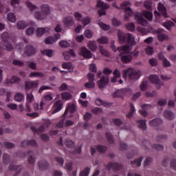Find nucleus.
Returning a JSON list of instances; mask_svg holds the SVG:
<instances>
[{
  "label": "nucleus",
  "mask_w": 176,
  "mask_h": 176,
  "mask_svg": "<svg viewBox=\"0 0 176 176\" xmlns=\"http://www.w3.org/2000/svg\"><path fill=\"white\" fill-rule=\"evenodd\" d=\"M106 138L109 144H113V136L109 133H106Z\"/></svg>",
  "instance_id": "4d7b16f0"
},
{
  "label": "nucleus",
  "mask_w": 176,
  "mask_h": 176,
  "mask_svg": "<svg viewBox=\"0 0 176 176\" xmlns=\"http://www.w3.org/2000/svg\"><path fill=\"white\" fill-rule=\"evenodd\" d=\"M3 160L4 164H9L10 163V155L6 153H4L3 155Z\"/></svg>",
  "instance_id": "de8ad7c7"
},
{
  "label": "nucleus",
  "mask_w": 176,
  "mask_h": 176,
  "mask_svg": "<svg viewBox=\"0 0 176 176\" xmlns=\"http://www.w3.org/2000/svg\"><path fill=\"white\" fill-rule=\"evenodd\" d=\"M88 47L90 50L94 52L95 50H97V44H96V42L94 41H91L88 43Z\"/></svg>",
  "instance_id": "a18cd8bd"
},
{
  "label": "nucleus",
  "mask_w": 176,
  "mask_h": 176,
  "mask_svg": "<svg viewBox=\"0 0 176 176\" xmlns=\"http://www.w3.org/2000/svg\"><path fill=\"white\" fill-rule=\"evenodd\" d=\"M54 42H56V40L53 36H49L47 38H45L46 45H52L54 43Z\"/></svg>",
  "instance_id": "864d4df0"
},
{
  "label": "nucleus",
  "mask_w": 176,
  "mask_h": 176,
  "mask_svg": "<svg viewBox=\"0 0 176 176\" xmlns=\"http://www.w3.org/2000/svg\"><path fill=\"white\" fill-rule=\"evenodd\" d=\"M90 174V168L86 167L84 170L80 172L79 176H89Z\"/></svg>",
  "instance_id": "c03bdc74"
},
{
  "label": "nucleus",
  "mask_w": 176,
  "mask_h": 176,
  "mask_svg": "<svg viewBox=\"0 0 176 176\" xmlns=\"http://www.w3.org/2000/svg\"><path fill=\"white\" fill-rule=\"evenodd\" d=\"M109 81V80L108 79V78L103 76L100 78V80L98 81V86L99 89H104L106 85L108 84Z\"/></svg>",
  "instance_id": "412c9836"
},
{
  "label": "nucleus",
  "mask_w": 176,
  "mask_h": 176,
  "mask_svg": "<svg viewBox=\"0 0 176 176\" xmlns=\"http://www.w3.org/2000/svg\"><path fill=\"white\" fill-rule=\"evenodd\" d=\"M12 64L14 65H17L18 67H23L24 65V62H21V60H14L12 61Z\"/></svg>",
  "instance_id": "e2e57ef3"
},
{
  "label": "nucleus",
  "mask_w": 176,
  "mask_h": 176,
  "mask_svg": "<svg viewBox=\"0 0 176 176\" xmlns=\"http://www.w3.org/2000/svg\"><path fill=\"white\" fill-rule=\"evenodd\" d=\"M41 12H36L34 17L36 20H45L47 14H50V6L47 4H43L40 7Z\"/></svg>",
  "instance_id": "20e7f679"
},
{
  "label": "nucleus",
  "mask_w": 176,
  "mask_h": 176,
  "mask_svg": "<svg viewBox=\"0 0 176 176\" xmlns=\"http://www.w3.org/2000/svg\"><path fill=\"white\" fill-rule=\"evenodd\" d=\"M99 26L102 30H103V31H108L111 28L109 25H107V24L102 22L99 23Z\"/></svg>",
  "instance_id": "5fc2aeb1"
},
{
  "label": "nucleus",
  "mask_w": 176,
  "mask_h": 176,
  "mask_svg": "<svg viewBox=\"0 0 176 176\" xmlns=\"http://www.w3.org/2000/svg\"><path fill=\"white\" fill-rule=\"evenodd\" d=\"M143 14L145 19L148 20V21H152V19H153V14H152V12L149 11H145Z\"/></svg>",
  "instance_id": "ea45409f"
},
{
  "label": "nucleus",
  "mask_w": 176,
  "mask_h": 176,
  "mask_svg": "<svg viewBox=\"0 0 176 176\" xmlns=\"http://www.w3.org/2000/svg\"><path fill=\"white\" fill-rule=\"evenodd\" d=\"M118 38L120 43H128L122 47H118L116 48L114 43H111V49L113 52H119L120 56L122 54H129L133 49V46L135 45V40L134 36L131 33L124 34L123 31L119 30L118 31Z\"/></svg>",
  "instance_id": "f257e3e1"
},
{
  "label": "nucleus",
  "mask_w": 176,
  "mask_h": 176,
  "mask_svg": "<svg viewBox=\"0 0 176 176\" xmlns=\"http://www.w3.org/2000/svg\"><path fill=\"white\" fill-rule=\"evenodd\" d=\"M149 64L151 67H156V65H157V59L155 58L150 59Z\"/></svg>",
  "instance_id": "69168bd1"
},
{
  "label": "nucleus",
  "mask_w": 176,
  "mask_h": 176,
  "mask_svg": "<svg viewBox=\"0 0 176 176\" xmlns=\"http://www.w3.org/2000/svg\"><path fill=\"white\" fill-rule=\"evenodd\" d=\"M63 109V103L61 100H57L54 104V110L52 113H57V112H60Z\"/></svg>",
  "instance_id": "4be33fe9"
},
{
  "label": "nucleus",
  "mask_w": 176,
  "mask_h": 176,
  "mask_svg": "<svg viewBox=\"0 0 176 176\" xmlns=\"http://www.w3.org/2000/svg\"><path fill=\"white\" fill-rule=\"evenodd\" d=\"M21 79L17 76H13L11 78H7L5 80V84L8 85V86H10V85H13V83H17V82H20Z\"/></svg>",
  "instance_id": "aec40b11"
},
{
  "label": "nucleus",
  "mask_w": 176,
  "mask_h": 176,
  "mask_svg": "<svg viewBox=\"0 0 176 176\" xmlns=\"http://www.w3.org/2000/svg\"><path fill=\"white\" fill-rule=\"evenodd\" d=\"M126 27L129 31H134L135 30V25L133 23L126 24Z\"/></svg>",
  "instance_id": "bf43d9fd"
},
{
  "label": "nucleus",
  "mask_w": 176,
  "mask_h": 176,
  "mask_svg": "<svg viewBox=\"0 0 176 176\" xmlns=\"http://www.w3.org/2000/svg\"><path fill=\"white\" fill-rule=\"evenodd\" d=\"M17 156L19 157H25V156H28L29 164H34V163H35V160H36L34 151H28L27 153L19 151L17 153Z\"/></svg>",
  "instance_id": "423d86ee"
},
{
  "label": "nucleus",
  "mask_w": 176,
  "mask_h": 176,
  "mask_svg": "<svg viewBox=\"0 0 176 176\" xmlns=\"http://www.w3.org/2000/svg\"><path fill=\"white\" fill-rule=\"evenodd\" d=\"M131 111L126 114V118H130L133 117L134 115V112H135V107H134V104L133 103H130Z\"/></svg>",
  "instance_id": "79ce46f5"
},
{
  "label": "nucleus",
  "mask_w": 176,
  "mask_h": 176,
  "mask_svg": "<svg viewBox=\"0 0 176 176\" xmlns=\"http://www.w3.org/2000/svg\"><path fill=\"white\" fill-rule=\"evenodd\" d=\"M123 78L130 79V80H137L140 79V72L136 71L135 69L128 67L122 71Z\"/></svg>",
  "instance_id": "7ed1b4c3"
},
{
  "label": "nucleus",
  "mask_w": 176,
  "mask_h": 176,
  "mask_svg": "<svg viewBox=\"0 0 176 176\" xmlns=\"http://www.w3.org/2000/svg\"><path fill=\"white\" fill-rule=\"evenodd\" d=\"M163 31H164V29L162 28H159L157 30V38L160 42H163V41H167V39H168V36L167 34H164Z\"/></svg>",
  "instance_id": "dca6fc26"
},
{
  "label": "nucleus",
  "mask_w": 176,
  "mask_h": 176,
  "mask_svg": "<svg viewBox=\"0 0 176 176\" xmlns=\"http://www.w3.org/2000/svg\"><path fill=\"white\" fill-rule=\"evenodd\" d=\"M106 169L108 170V171H110L111 170H113L114 173H116V171H120L122 168H123V165L119 162H109L106 166Z\"/></svg>",
  "instance_id": "0eeeda50"
},
{
  "label": "nucleus",
  "mask_w": 176,
  "mask_h": 176,
  "mask_svg": "<svg viewBox=\"0 0 176 176\" xmlns=\"http://www.w3.org/2000/svg\"><path fill=\"white\" fill-rule=\"evenodd\" d=\"M109 42V40L108 39V37L107 36H101L98 39V43H100V45H107Z\"/></svg>",
  "instance_id": "c9c22d12"
},
{
  "label": "nucleus",
  "mask_w": 176,
  "mask_h": 176,
  "mask_svg": "<svg viewBox=\"0 0 176 176\" xmlns=\"http://www.w3.org/2000/svg\"><path fill=\"white\" fill-rule=\"evenodd\" d=\"M131 5V3L130 1H124L122 3H121L120 7H118L116 6V3H113V6L114 8H116V9H122V10H124L125 15H124V20L126 21H129V17H131L134 12H133V10H131V8L127 7L130 6Z\"/></svg>",
  "instance_id": "f03ea898"
},
{
  "label": "nucleus",
  "mask_w": 176,
  "mask_h": 176,
  "mask_svg": "<svg viewBox=\"0 0 176 176\" xmlns=\"http://www.w3.org/2000/svg\"><path fill=\"white\" fill-rule=\"evenodd\" d=\"M96 149L100 153H105V151H107V148L105 146L98 145L96 146Z\"/></svg>",
  "instance_id": "49530a36"
},
{
  "label": "nucleus",
  "mask_w": 176,
  "mask_h": 176,
  "mask_svg": "<svg viewBox=\"0 0 176 176\" xmlns=\"http://www.w3.org/2000/svg\"><path fill=\"white\" fill-rule=\"evenodd\" d=\"M10 3L13 8H17L20 5V0H11Z\"/></svg>",
  "instance_id": "774afa93"
},
{
  "label": "nucleus",
  "mask_w": 176,
  "mask_h": 176,
  "mask_svg": "<svg viewBox=\"0 0 176 176\" xmlns=\"http://www.w3.org/2000/svg\"><path fill=\"white\" fill-rule=\"evenodd\" d=\"M59 45L60 46V47H69L71 46V43H69L68 41H60L59 42Z\"/></svg>",
  "instance_id": "603ef678"
},
{
  "label": "nucleus",
  "mask_w": 176,
  "mask_h": 176,
  "mask_svg": "<svg viewBox=\"0 0 176 176\" xmlns=\"http://www.w3.org/2000/svg\"><path fill=\"white\" fill-rule=\"evenodd\" d=\"M76 109V107L75 104H70L69 106H68L66 108L63 116H67V115H68V112H70V113H74Z\"/></svg>",
  "instance_id": "393cba45"
},
{
  "label": "nucleus",
  "mask_w": 176,
  "mask_h": 176,
  "mask_svg": "<svg viewBox=\"0 0 176 176\" xmlns=\"http://www.w3.org/2000/svg\"><path fill=\"white\" fill-rule=\"evenodd\" d=\"M26 6L28 9H30V12H34V10H36V9H38L37 6L32 5V3L30 2L26 3Z\"/></svg>",
  "instance_id": "6e6d98bb"
},
{
  "label": "nucleus",
  "mask_w": 176,
  "mask_h": 176,
  "mask_svg": "<svg viewBox=\"0 0 176 176\" xmlns=\"http://www.w3.org/2000/svg\"><path fill=\"white\" fill-rule=\"evenodd\" d=\"M157 9L159 12H161V13H162L164 17H168V16L167 15V9H166V7L164 6V5H163V3H159Z\"/></svg>",
  "instance_id": "b1692460"
},
{
  "label": "nucleus",
  "mask_w": 176,
  "mask_h": 176,
  "mask_svg": "<svg viewBox=\"0 0 176 176\" xmlns=\"http://www.w3.org/2000/svg\"><path fill=\"white\" fill-rule=\"evenodd\" d=\"M45 102H43V101H41L40 102V105L39 104L35 102L33 104V107L34 111H38V109H40V111H42V109H43V105H44Z\"/></svg>",
  "instance_id": "4c0bfd02"
},
{
  "label": "nucleus",
  "mask_w": 176,
  "mask_h": 176,
  "mask_svg": "<svg viewBox=\"0 0 176 176\" xmlns=\"http://www.w3.org/2000/svg\"><path fill=\"white\" fill-rule=\"evenodd\" d=\"M52 100H53V97H52V95L50 94L45 95L43 98V101L46 102L47 101H52Z\"/></svg>",
  "instance_id": "338daca9"
},
{
  "label": "nucleus",
  "mask_w": 176,
  "mask_h": 176,
  "mask_svg": "<svg viewBox=\"0 0 176 176\" xmlns=\"http://www.w3.org/2000/svg\"><path fill=\"white\" fill-rule=\"evenodd\" d=\"M26 27H28V23L24 21H20L17 23L18 30H24Z\"/></svg>",
  "instance_id": "f704fd0d"
},
{
  "label": "nucleus",
  "mask_w": 176,
  "mask_h": 176,
  "mask_svg": "<svg viewBox=\"0 0 176 176\" xmlns=\"http://www.w3.org/2000/svg\"><path fill=\"white\" fill-rule=\"evenodd\" d=\"M65 145L67 148H74L75 146H76L75 142H74V141H72V140H71L69 139H67L65 141Z\"/></svg>",
  "instance_id": "58836bf2"
},
{
  "label": "nucleus",
  "mask_w": 176,
  "mask_h": 176,
  "mask_svg": "<svg viewBox=\"0 0 176 176\" xmlns=\"http://www.w3.org/2000/svg\"><path fill=\"white\" fill-rule=\"evenodd\" d=\"M74 17L77 21H82L83 19V15L78 12L74 13Z\"/></svg>",
  "instance_id": "13d9d810"
},
{
  "label": "nucleus",
  "mask_w": 176,
  "mask_h": 176,
  "mask_svg": "<svg viewBox=\"0 0 176 176\" xmlns=\"http://www.w3.org/2000/svg\"><path fill=\"white\" fill-rule=\"evenodd\" d=\"M144 160V157H140L138 159H135L134 161L131 162L132 166H136V167H141V163Z\"/></svg>",
  "instance_id": "2f4dec72"
},
{
  "label": "nucleus",
  "mask_w": 176,
  "mask_h": 176,
  "mask_svg": "<svg viewBox=\"0 0 176 176\" xmlns=\"http://www.w3.org/2000/svg\"><path fill=\"white\" fill-rule=\"evenodd\" d=\"M163 27L166 28V30H168V31H171V27H174L175 25V23H174L171 21H168L162 24Z\"/></svg>",
  "instance_id": "72a5a7b5"
},
{
  "label": "nucleus",
  "mask_w": 176,
  "mask_h": 176,
  "mask_svg": "<svg viewBox=\"0 0 176 176\" xmlns=\"http://www.w3.org/2000/svg\"><path fill=\"white\" fill-rule=\"evenodd\" d=\"M72 98V95L69 94V92L62 93V99L69 100Z\"/></svg>",
  "instance_id": "09e8293b"
},
{
  "label": "nucleus",
  "mask_w": 176,
  "mask_h": 176,
  "mask_svg": "<svg viewBox=\"0 0 176 176\" xmlns=\"http://www.w3.org/2000/svg\"><path fill=\"white\" fill-rule=\"evenodd\" d=\"M162 64L164 68H168V67H171V63H170L169 60H167V58L163 59Z\"/></svg>",
  "instance_id": "052dcab7"
},
{
  "label": "nucleus",
  "mask_w": 176,
  "mask_h": 176,
  "mask_svg": "<svg viewBox=\"0 0 176 176\" xmlns=\"http://www.w3.org/2000/svg\"><path fill=\"white\" fill-rule=\"evenodd\" d=\"M63 23L66 28H69L75 24V21L74 20V18H72V16H66L63 19Z\"/></svg>",
  "instance_id": "f3484780"
},
{
  "label": "nucleus",
  "mask_w": 176,
  "mask_h": 176,
  "mask_svg": "<svg viewBox=\"0 0 176 176\" xmlns=\"http://www.w3.org/2000/svg\"><path fill=\"white\" fill-rule=\"evenodd\" d=\"M79 55L84 57V58H91L93 57V54L86 47L80 49Z\"/></svg>",
  "instance_id": "9b49d317"
},
{
  "label": "nucleus",
  "mask_w": 176,
  "mask_h": 176,
  "mask_svg": "<svg viewBox=\"0 0 176 176\" xmlns=\"http://www.w3.org/2000/svg\"><path fill=\"white\" fill-rule=\"evenodd\" d=\"M39 85L38 80L26 81L25 89L26 91L31 90V89H36Z\"/></svg>",
  "instance_id": "f8f14e48"
},
{
  "label": "nucleus",
  "mask_w": 176,
  "mask_h": 176,
  "mask_svg": "<svg viewBox=\"0 0 176 176\" xmlns=\"http://www.w3.org/2000/svg\"><path fill=\"white\" fill-rule=\"evenodd\" d=\"M96 6L98 8H101V10L98 11L99 16H104L107 14V12H105V9H109V6L100 0L98 1Z\"/></svg>",
  "instance_id": "6e6552de"
},
{
  "label": "nucleus",
  "mask_w": 176,
  "mask_h": 176,
  "mask_svg": "<svg viewBox=\"0 0 176 176\" xmlns=\"http://www.w3.org/2000/svg\"><path fill=\"white\" fill-rule=\"evenodd\" d=\"M25 96L24 94L20 92H17L14 95V100L17 102H21V101L24 100Z\"/></svg>",
  "instance_id": "7c9ffc66"
},
{
  "label": "nucleus",
  "mask_w": 176,
  "mask_h": 176,
  "mask_svg": "<svg viewBox=\"0 0 176 176\" xmlns=\"http://www.w3.org/2000/svg\"><path fill=\"white\" fill-rule=\"evenodd\" d=\"M9 170L10 171H16V173L14 175V176H17L19 174H20V171H21V166L10 164L9 166Z\"/></svg>",
  "instance_id": "5701e85b"
},
{
  "label": "nucleus",
  "mask_w": 176,
  "mask_h": 176,
  "mask_svg": "<svg viewBox=\"0 0 176 176\" xmlns=\"http://www.w3.org/2000/svg\"><path fill=\"white\" fill-rule=\"evenodd\" d=\"M143 145L145 146L146 149H149V148H153V149H155V151H163L164 147L160 144H151V142L148 140H145L143 142Z\"/></svg>",
  "instance_id": "9d476101"
},
{
  "label": "nucleus",
  "mask_w": 176,
  "mask_h": 176,
  "mask_svg": "<svg viewBox=\"0 0 176 176\" xmlns=\"http://www.w3.org/2000/svg\"><path fill=\"white\" fill-rule=\"evenodd\" d=\"M45 74L42 72H31L29 74L30 78H43Z\"/></svg>",
  "instance_id": "e433bc0d"
},
{
  "label": "nucleus",
  "mask_w": 176,
  "mask_h": 176,
  "mask_svg": "<svg viewBox=\"0 0 176 176\" xmlns=\"http://www.w3.org/2000/svg\"><path fill=\"white\" fill-rule=\"evenodd\" d=\"M39 170H46L49 168V163L46 160H43L38 162Z\"/></svg>",
  "instance_id": "cd10ccee"
},
{
  "label": "nucleus",
  "mask_w": 176,
  "mask_h": 176,
  "mask_svg": "<svg viewBox=\"0 0 176 176\" xmlns=\"http://www.w3.org/2000/svg\"><path fill=\"white\" fill-rule=\"evenodd\" d=\"M164 115L166 119H168V120H173L175 116L174 113L170 110L165 111L164 112Z\"/></svg>",
  "instance_id": "c756f323"
},
{
  "label": "nucleus",
  "mask_w": 176,
  "mask_h": 176,
  "mask_svg": "<svg viewBox=\"0 0 176 176\" xmlns=\"http://www.w3.org/2000/svg\"><path fill=\"white\" fill-rule=\"evenodd\" d=\"M131 60H133V56L131 55H124L121 56V61L124 64L131 63Z\"/></svg>",
  "instance_id": "c85d7f7f"
},
{
  "label": "nucleus",
  "mask_w": 176,
  "mask_h": 176,
  "mask_svg": "<svg viewBox=\"0 0 176 176\" xmlns=\"http://www.w3.org/2000/svg\"><path fill=\"white\" fill-rule=\"evenodd\" d=\"M149 80L151 83H155L156 85L157 89H160L162 87V83H160V79L159 78V76L152 74L149 76Z\"/></svg>",
  "instance_id": "4468645a"
},
{
  "label": "nucleus",
  "mask_w": 176,
  "mask_h": 176,
  "mask_svg": "<svg viewBox=\"0 0 176 176\" xmlns=\"http://www.w3.org/2000/svg\"><path fill=\"white\" fill-rule=\"evenodd\" d=\"M53 50H45L41 51L42 54H45L47 57H53Z\"/></svg>",
  "instance_id": "8fccbe9b"
},
{
  "label": "nucleus",
  "mask_w": 176,
  "mask_h": 176,
  "mask_svg": "<svg viewBox=\"0 0 176 176\" xmlns=\"http://www.w3.org/2000/svg\"><path fill=\"white\" fill-rule=\"evenodd\" d=\"M1 39L3 41V47L8 50V52H12L13 50V45L9 42L10 39V35L5 32L1 34Z\"/></svg>",
  "instance_id": "39448f33"
},
{
  "label": "nucleus",
  "mask_w": 176,
  "mask_h": 176,
  "mask_svg": "<svg viewBox=\"0 0 176 176\" xmlns=\"http://www.w3.org/2000/svg\"><path fill=\"white\" fill-rule=\"evenodd\" d=\"M7 19L8 21H11V23H16V16L13 12H10L8 14Z\"/></svg>",
  "instance_id": "37998d69"
},
{
  "label": "nucleus",
  "mask_w": 176,
  "mask_h": 176,
  "mask_svg": "<svg viewBox=\"0 0 176 176\" xmlns=\"http://www.w3.org/2000/svg\"><path fill=\"white\" fill-rule=\"evenodd\" d=\"M135 20L138 21V24H140V25H143V27H147L148 26V21L142 16V13L141 12H137L135 14Z\"/></svg>",
  "instance_id": "1a4fd4ad"
},
{
  "label": "nucleus",
  "mask_w": 176,
  "mask_h": 176,
  "mask_svg": "<svg viewBox=\"0 0 176 176\" xmlns=\"http://www.w3.org/2000/svg\"><path fill=\"white\" fill-rule=\"evenodd\" d=\"M34 146V148H36V146H38V144H36V141L34 139H32L30 140H24L23 142H21L20 146L21 148H25L28 146Z\"/></svg>",
  "instance_id": "ddd939ff"
},
{
  "label": "nucleus",
  "mask_w": 176,
  "mask_h": 176,
  "mask_svg": "<svg viewBox=\"0 0 176 176\" xmlns=\"http://www.w3.org/2000/svg\"><path fill=\"white\" fill-rule=\"evenodd\" d=\"M142 108L144 110H140V113H141L142 116H148V111L145 109H151L152 106L151 104H143Z\"/></svg>",
  "instance_id": "bb28decb"
},
{
  "label": "nucleus",
  "mask_w": 176,
  "mask_h": 176,
  "mask_svg": "<svg viewBox=\"0 0 176 176\" xmlns=\"http://www.w3.org/2000/svg\"><path fill=\"white\" fill-rule=\"evenodd\" d=\"M138 126L142 130H146V121L145 120H140L137 121Z\"/></svg>",
  "instance_id": "473e14b6"
},
{
  "label": "nucleus",
  "mask_w": 176,
  "mask_h": 176,
  "mask_svg": "<svg viewBox=\"0 0 176 176\" xmlns=\"http://www.w3.org/2000/svg\"><path fill=\"white\" fill-rule=\"evenodd\" d=\"M122 93H133V91L130 88H124L121 90H117L113 94V97L116 98V97H122Z\"/></svg>",
  "instance_id": "6ab92c4d"
},
{
  "label": "nucleus",
  "mask_w": 176,
  "mask_h": 176,
  "mask_svg": "<svg viewBox=\"0 0 176 176\" xmlns=\"http://www.w3.org/2000/svg\"><path fill=\"white\" fill-rule=\"evenodd\" d=\"M35 53H36V48L32 45H28L25 47V54H26V56L30 57V56H34Z\"/></svg>",
  "instance_id": "2eb2a0df"
},
{
  "label": "nucleus",
  "mask_w": 176,
  "mask_h": 176,
  "mask_svg": "<svg viewBox=\"0 0 176 176\" xmlns=\"http://www.w3.org/2000/svg\"><path fill=\"white\" fill-rule=\"evenodd\" d=\"M163 123V120L161 118H155L150 121V126L152 127H157V126H160Z\"/></svg>",
  "instance_id": "a878e982"
},
{
  "label": "nucleus",
  "mask_w": 176,
  "mask_h": 176,
  "mask_svg": "<svg viewBox=\"0 0 176 176\" xmlns=\"http://www.w3.org/2000/svg\"><path fill=\"white\" fill-rule=\"evenodd\" d=\"M46 32L45 28H38L36 30V34L37 36H42Z\"/></svg>",
  "instance_id": "a19ab883"
},
{
  "label": "nucleus",
  "mask_w": 176,
  "mask_h": 176,
  "mask_svg": "<svg viewBox=\"0 0 176 176\" xmlns=\"http://www.w3.org/2000/svg\"><path fill=\"white\" fill-rule=\"evenodd\" d=\"M26 100H27L26 109L28 112H31V107L30 104H31V102H32V101H34V95L32 94V93L28 94L26 95Z\"/></svg>",
  "instance_id": "a211bd4d"
},
{
  "label": "nucleus",
  "mask_w": 176,
  "mask_h": 176,
  "mask_svg": "<svg viewBox=\"0 0 176 176\" xmlns=\"http://www.w3.org/2000/svg\"><path fill=\"white\" fill-rule=\"evenodd\" d=\"M96 83L93 81H89L85 84V87L86 89H94Z\"/></svg>",
  "instance_id": "3c124183"
},
{
  "label": "nucleus",
  "mask_w": 176,
  "mask_h": 176,
  "mask_svg": "<svg viewBox=\"0 0 176 176\" xmlns=\"http://www.w3.org/2000/svg\"><path fill=\"white\" fill-rule=\"evenodd\" d=\"M3 145L5 148H7V149H12V148L14 147V144L9 142H6L3 143Z\"/></svg>",
  "instance_id": "680f3d73"
},
{
  "label": "nucleus",
  "mask_w": 176,
  "mask_h": 176,
  "mask_svg": "<svg viewBox=\"0 0 176 176\" xmlns=\"http://www.w3.org/2000/svg\"><path fill=\"white\" fill-rule=\"evenodd\" d=\"M145 52L148 56H152L153 54V47L148 46L146 48Z\"/></svg>",
  "instance_id": "0e129e2a"
}]
</instances>
